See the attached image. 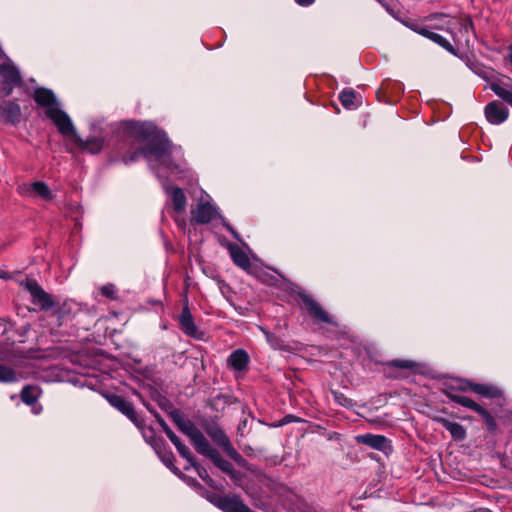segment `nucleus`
<instances>
[{
	"label": "nucleus",
	"mask_w": 512,
	"mask_h": 512,
	"mask_svg": "<svg viewBox=\"0 0 512 512\" xmlns=\"http://www.w3.org/2000/svg\"><path fill=\"white\" fill-rule=\"evenodd\" d=\"M122 125L124 130L131 136L147 142L146 147L135 152L129 159H124V161H135L139 155L145 157L149 167L162 182L168 201L175 213V221L184 229L186 227L184 214L187 207L185 193L179 187L169 186L166 180H164L169 176L175 179L185 177V164L174 162L175 158L181 154L180 148L172 145L166 133L159 130L152 122L126 121Z\"/></svg>",
	"instance_id": "nucleus-1"
},
{
	"label": "nucleus",
	"mask_w": 512,
	"mask_h": 512,
	"mask_svg": "<svg viewBox=\"0 0 512 512\" xmlns=\"http://www.w3.org/2000/svg\"><path fill=\"white\" fill-rule=\"evenodd\" d=\"M34 100L40 106L48 119L57 127L58 132L81 150L91 154H98L104 145V138L90 137L83 140L77 133L69 115L62 109L53 91L46 88H37L34 91Z\"/></svg>",
	"instance_id": "nucleus-2"
},
{
	"label": "nucleus",
	"mask_w": 512,
	"mask_h": 512,
	"mask_svg": "<svg viewBox=\"0 0 512 512\" xmlns=\"http://www.w3.org/2000/svg\"><path fill=\"white\" fill-rule=\"evenodd\" d=\"M22 83L20 73L10 59L0 64V96H8Z\"/></svg>",
	"instance_id": "nucleus-3"
},
{
	"label": "nucleus",
	"mask_w": 512,
	"mask_h": 512,
	"mask_svg": "<svg viewBox=\"0 0 512 512\" xmlns=\"http://www.w3.org/2000/svg\"><path fill=\"white\" fill-rule=\"evenodd\" d=\"M191 215L193 222L206 224L215 219L219 215V212L212 203L211 197L202 191L196 206L191 210Z\"/></svg>",
	"instance_id": "nucleus-4"
},
{
	"label": "nucleus",
	"mask_w": 512,
	"mask_h": 512,
	"mask_svg": "<svg viewBox=\"0 0 512 512\" xmlns=\"http://www.w3.org/2000/svg\"><path fill=\"white\" fill-rule=\"evenodd\" d=\"M208 500L224 512H252L239 497L213 495Z\"/></svg>",
	"instance_id": "nucleus-5"
},
{
	"label": "nucleus",
	"mask_w": 512,
	"mask_h": 512,
	"mask_svg": "<svg viewBox=\"0 0 512 512\" xmlns=\"http://www.w3.org/2000/svg\"><path fill=\"white\" fill-rule=\"evenodd\" d=\"M21 285L30 292L33 297V302L39 304L42 309L49 310L54 306L50 295L46 293L35 280L26 279Z\"/></svg>",
	"instance_id": "nucleus-6"
},
{
	"label": "nucleus",
	"mask_w": 512,
	"mask_h": 512,
	"mask_svg": "<svg viewBox=\"0 0 512 512\" xmlns=\"http://www.w3.org/2000/svg\"><path fill=\"white\" fill-rule=\"evenodd\" d=\"M21 285L30 292L33 297V302L39 304L42 309L49 310L54 306L50 295L46 293L35 280L26 279Z\"/></svg>",
	"instance_id": "nucleus-7"
},
{
	"label": "nucleus",
	"mask_w": 512,
	"mask_h": 512,
	"mask_svg": "<svg viewBox=\"0 0 512 512\" xmlns=\"http://www.w3.org/2000/svg\"><path fill=\"white\" fill-rule=\"evenodd\" d=\"M22 192L28 197L40 198L44 201H52L55 197L49 186L43 181L23 185Z\"/></svg>",
	"instance_id": "nucleus-8"
},
{
	"label": "nucleus",
	"mask_w": 512,
	"mask_h": 512,
	"mask_svg": "<svg viewBox=\"0 0 512 512\" xmlns=\"http://www.w3.org/2000/svg\"><path fill=\"white\" fill-rule=\"evenodd\" d=\"M508 116L509 110L499 101H492L485 107V117L490 124H502Z\"/></svg>",
	"instance_id": "nucleus-9"
},
{
	"label": "nucleus",
	"mask_w": 512,
	"mask_h": 512,
	"mask_svg": "<svg viewBox=\"0 0 512 512\" xmlns=\"http://www.w3.org/2000/svg\"><path fill=\"white\" fill-rule=\"evenodd\" d=\"M302 302L309 312V314L317 321L324 322L329 324H334L333 319L328 315V313L322 309V307L309 295L301 294L300 295Z\"/></svg>",
	"instance_id": "nucleus-10"
},
{
	"label": "nucleus",
	"mask_w": 512,
	"mask_h": 512,
	"mask_svg": "<svg viewBox=\"0 0 512 512\" xmlns=\"http://www.w3.org/2000/svg\"><path fill=\"white\" fill-rule=\"evenodd\" d=\"M20 106L12 101L0 102V121L6 124H16L20 121Z\"/></svg>",
	"instance_id": "nucleus-11"
},
{
	"label": "nucleus",
	"mask_w": 512,
	"mask_h": 512,
	"mask_svg": "<svg viewBox=\"0 0 512 512\" xmlns=\"http://www.w3.org/2000/svg\"><path fill=\"white\" fill-rule=\"evenodd\" d=\"M108 402L118 411L127 416L131 421H136V413L131 405L125 398L120 395L112 394L106 396Z\"/></svg>",
	"instance_id": "nucleus-12"
},
{
	"label": "nucleus",
	"mask_w": 512,
	"mask_h": 512,
	"mask_svg": "<svg viewBox=\"0 0 512 512\" xmlns=\"http://www.w3.org/2000/svg\"><path fill=\"white\" fill-rule=\"evenodd\" d=\"M451 399L454 402L466 408L472 409L478 414H480L487 421L488 424H491L493 422V418L491 417L490 413L486 409L478 405L476 402H474L471 398L455 394L451 396Z\"/></svg>",
	"instance_id": "nucleus-13"
},
{
	"label": "nucleus",
	"mask_w": 512,
	"mask_h": 512,
	"mask_svg": "<svg viewBox=\"0 0 512 512\" xmlns=\"http://www.w3.org/2000/svg\"><path fill=\"white\" fill-rule=\"evenodd\" d=\"M358 443L365 444L371 448L384 451L390 448L389 441L386 437L374 434H363L356 437Z\"/></svg>",
	"instance_id": "nucleus-14"
},
{
	"label": "nucleus",
	"mask_w": 512,
	"mask_h": 512,
	"mask_svg": "<svg viewBox=\"0 0 512 512\" xmlns=\"http://www.w3.org/2000/svg\"><path fill=\"white\" fill-rule=\"evenodd\" d=\"M228 366L234 370L242 371L249 363V355L243 349H237L231 353L227 360Z\"/></svg>",
	"instance_id": "nucleus-15"
},
{
	"label": "nucleus",
	"mask_w": 512,
	"mask_h": 512,
	"mask_svg": "<svg viewBox=\"0 0 512 512\" xmlns=\"http://www.w3.org/2000/svg\"><path fill=\"white\" fill-rule=\"evenodd\" d=\"M179 323L181 326V330L188 336L195 337L197 334V328L194 324V320L192 314L187 305L184 306L180 316Z\"/></svg>",
	"instance_id": "nucleus-16"
},
{
	"label": "nucleus",
	"mask_w": 512,
	"mask_h": 512,
	"mask_svg": "<svg viewBox=\"0 0 512 512\" xmlns=\"http://www.w3.org/2000/svg\"><path fill=\"white\" fill-rule=\"evenodd\" d=\"M227 248L234 263L238 267L242 268L243 270H248L250 268L251 264L249 257L240 247L235 244H229Z\"/></svg>",
	"instance_id": "nucleus-17"
},
{
	"label": "nucleus",
	"mask_w": 512,
	"mask_h": 512,
	"mask_svg": "<svg viewBox=\"0 0 512 512\" xmlns=\"http://www.w3.org/2000/svg\"><path fill=\"white\" fill-rule=\"evenodd\" d=\"M163 429L170 439V441L174 444L179 454L185 458L189 464H193V457L190 453L189 449L180 441V439L176 436V434L166 425H163Z\"/></svg>",
	"instance_id": "nucleus-18"
},
{
	"label": "nucleus",
	"mask_w": 512,
	"mask_h": 512,
	"mask_svg": "<svg viewBox=\"0 0 512 512\" xmlns=\"http://www.w3.org/2000/svg\"><path fill=\"white\" fill-rule=\"evenodd\" d=\"M192 444L198 453L209 457L216 449L212 448L205 438V436L199 431L191 439Z\"/></svg>",
	"instance_id": "nucleus-19"
},
{
	"label": "nucleus",
	"mask_w": 512,
	"mask_h": 512,
	"mask_svg": "<svg viewBox=\"0 0 512 512\" xmlns=\"http://www.w3.org/2000/svg\"><path fill=\"white\" fill-rule=\"evenodd\" d=\"M491 90L503 101L512 107V84H501L493 82L490 85Z\"/></svg>",
	"instance_id": "nucleus-20"
},
{
	"label": "nucleus",
	"mask_w": 512,
	"mask_h": 512,
	"mask_svg": "<svg viewBox=\"0 0 512 512\" xmlns=\"http://www.w3.org/2000/svg\"><path fill=\"white\" fill-rule=\"evenodd\" d=\"M418 33L437 43L439 46L443 47L447 51L454 53V48L450 44V42L443 36L439 35L438 33H435L426 28L420 29Z\"/></svg>",
	"instance_id": "nucleus-21"
},
{
	"label": "nucleus",
	"mask_w": 512,
	"mask_h": 512,
	"mask_svg": "<svg viewBox=\"0 0 512 512\" xmlns=\"http://www.w3.org/2000/svg\"><path fill=\"white\" fill-rule=\"evenodd\" d=\"M339 99L341 104L349 110L356 109L360 104V97L357 96V94L353 90H343L340 95Z\"/></svg>",
	"instance_id": "nucleus-22"
},
{
	"label": "nucleus",
	"mask_w": 512,
	"mask_h": 512,
	"mask_svg": "<svg viewBox=\"0 0 512 512\" xmlns=\"http://www.w3.org/2000/svg\"><path fill=\"white\" fill-rule=\"evenodd\" d=\"M468 386L475 393L488 398L498 397L501 394L500 390L492 385L468 383Z\"/></svg>",
	"instance_id": "nucleus-23"
},
{
	"label": "nucleus",
	"mask_w": 512,
	"mask_h": 512,
	"mask_svg": "<svg viewBox=\"0 0 512 512\" xmlns=\"http://www.w3.org/2000/svg\"><path fill=\"white\" fill-rule=\"evenodd\" d=\"M40 396V391L37 387L27 386L21 391V399L27 405H34Z\"/></svg>",
	"instance_id": "nucleus-24"
},
{
	"label": "nucleus",
	"mask_w": 512,
	"mask_h": 512,
	"mask_svg": "<svg viewBox=\"0 0 512 512\" xmlns=\"http://www.w3.org/2000/svg\"><path fill=\"white\" fill-rule=\"evenodd\" d=\"M209 433H210L211 437L213 438V440L218 445H220L227 451L231 449L230 440L228 439V437L224 434V432L222 430L215 428V429H211Z\"/></svg>",
	"instance_id": "nucleus-25"
},
{
	"label": "nucleus",
	"mask_w": 512,
	"mask_h": 512,
	"mask_svg": "<svg viewBox=\"0 0 512 512\" xmlns=\"http://www.w3.org/2000/svg\"><path fill=\"white\" fill-rule=\"evenodd\" d=\"M209 458L213 461V463L218 467L220 468L222 471L224 472H227V473H231L233 471V466L232 464L221 457L220 453L215 450L210 456Z\"/></svg>",
	"instance_id": "nucleus-26"
},
{
	"label": "nucleus",
	"mask_w": 512,
	"mask_h": 512,
	"mask_svg": "<svg viewBox=\"0 0 512 512\" xmlns=\"http://www.w3.org/2000/svg\"><path fill=\"white\" fill-rule=\"evenodd\" d=\"M177 424L181 431L186 434L190 440L200 431L192 422L185 419H178Z\"/></svg>",
	"instance_id": "nucleus-27"
},
{
	"label": "nucleus",
	"mask_w": 512,
	"mask_h": 512,
	"mask_svg": "<svg viewBox=\"0 0 512 512\" xmlns=\"http://www.w3.org/2000/svg\"><path fill=\"white\" fill-rule=\"evenodd\" d=\"M442 22L443 24L442 25H438V24H435L434 25V28L436 29H441V30H447L451 35H454V27L460 25V22L458 21V19L456 18H451V17H448V16H443L442 17Z\"/></svg>",
	"instance_id": "nucleus-28"
},
{
	"label": "nucleus",
	"mask_w": 512,
	"mask_h": 512,
	"mask_svg": "<svg viewBox=\"0 0 512 512\" xmlns=\"http://www.w3.org/2000/svg\"><path fill=\"white\" fill-rule=\"evenodd\" d=\"M448 431L455 440H463L466 436V431L464 427L457 422H453L450 425Z\"/></svg>",
	"instance_id": "nucleus-29"
},
{
	"label": "nucleus",
	"mask_w": 512,
	"mask_h": 512,
	"mask_svg": "<svg viewBox=\"0 0 512 512\" xmlns=\"http://www.w3.org/2000/svg\"><path fill=\"white\" fill-rule=\"evenodd\" d=\"M16 379V373L13 369L0 364V382H14Z\"/></svg>",
	"instance_id": "nucleus-30"
},
{
	"label": "nucleus",
	"mask_w": 512,
	"mask_h": 512,
	"mask_svg": "<svg viewBox=\"0 0 512 512\" xmlns=\"http://www.w3.org/2000/svg\"><path fill=\"white\" fill-rule=\"evenodd\" d=\"M332 396L334 401L346 408H352L354 406V403L351 399L347 398L342 392L339 391H332Z\"/></svg>",
	"instance_id": "nucleus-31"
},
{
	"label": "nucleus",
	"mask_w": 512,
	"mask_h": 512,
	"mask_svg": "<svg viewBox=\"0 0 512 512\" xmlns=\"http://www.w3.org/2000/svg\"><path fill=\"white\" fill-rule=\"evenodd\" d=\"M261 331L264 333L267 342L270 344V346L274 349H281L282 343L281 340L274 334L270 333L264 328H260Z\"/></svg>",
	"instance_id": "nucleus-32"
},
{
	"label": "nucleus",
	"mask_w": 512,
	"mask_h": 512,
	"mask_svg": "<svg viewBox=\"0 0 512 512\" xmlns=\"http://www.w3.org/2000/svg\"><path fill=\"white\" fill-rule=\"evenodd\" d=\"M389 366L401 368V369H413L416 367V363L411 360H393L390 361Z\"/></svg>",
	"instance_id": "nucleus-33"
},
{
	"label": "nucleus",
	"mask_w": 512,
	"mask_h": 512,
	"mask_svg": "<svg viewBox=\"0 0 512 512\" xmlns=\"http://www.w3.org/2000/svg\"><path fill=\"white\" fill-rule=\"evenodd\" d=\"M190 465L195 468L198 476L201 479H203L204 481H206L207 483H209L212 486V480L210 479L208 472L206 471L205 468L198 466L194 461H193V464H190Z\"/></svg>",
	"instance_id": "nucleus-34"
},
{
	"label": "nucleus",
	"mask_w": 512,
	"mask_h": 512,
	"mask_svg": "<svg viewBox=\"0 0 512 512\" xmlns=\"http://www.w3.org/2000/svg\"><path fill=\"white\" fill-rule=\"evenodd\" d=\"M100 291H101V294L107 298H113L116 293V289L113 284H106V285L102 286L100 288Z\"/></svg>",
	"instance_id": "nucleus-35"
},
{
	"label": "nucleus",
	"mask_w": 512,
	"mask_h": 512,
	"mask_svg": "<svg viewBox=\"0 0 512 512\" xmlns=\"http://www.w3.org/2000/svg\"><path fill=\"white\" fill-rule=\"evenodd\" d=\"M162 461L164 462V464L169 467L171 470H173L174 473H177V468H175L173 466V463H172V456L171 455H167V456H163L162 457Z\"/></svg>",
	"instance_id": "nucleus-36"
},
{
	"label": "nucleus",
	"mask_w": 512,
	"mask_h": 512,
	"mask_svg": "<svg viewBox=\"0 0 512 512\" xmlns=\"http://www.w3.org/2000/svg\"><path fill=\"white\" fill-rule=\"evenodd\" d=\"M436 421L440 423L446 430H448L450 425L453 423L452 421L442 417L436 418Z\"/></svg>",
	"instance_id": "nucleus-37"
},
{
	"label": "nucleus",
	"mask_w": 512,
	"mask_h": 512,
	"mask_svg": "<svg viewBox=\"0 0 512 512\" xmlns=\"http://www.w3.org/2000/svg\"><path fill=\"white\" fill-rule=\"evenodd\" d=\"M296 3L300 6H310L314 3L315 0H295Z\"/></svg>",
	"instance_id": "nucleus-38"
},
{
	"label": "nucleus",
	"mask_w": 512,
	"mask_h": 512,
	"mask_svg": "<svg viewBox=\"0 0 512 512\" xmlns=\"http://www.w3.org/2000/svg\"><path fill=\"white\" fill-rule=\"evenodd\" d=\"M224 226L227 228L228 231L231 232V234L237 239L239 240V235L238 233L228 224V223H224Z\"/></svg>",
	"instance_id": "nucleus-39"
},
{
	"label": "nucleus",
	"mask_w": 512,
	"mask_h": 512,
	"mask_svg": "<svg viewBox=\"0 0 512 512\" xmlns=\"http://www.w3.org/2000/svg\"><path fill=\"white\" fill-rule=\"evenodd\" d=\"M41 411H42V407H41V406H39V405H34V406L32 407V412H33L34 414H36V415H37V414H39Z\"/></svg>",
	"instance_id": "nucleus-40"
},
{
	"label": "nucleus",
	"mask_w": 512,
	"mask_h": 512,
	"mask_svg": "<svg viewBox=\"0 0 512 512\" xmlns=\"http://www.w3.org/2000/svg\"><path fill=\"white\" fill-rule=\"evenodd\" d=\"M508 59H509L510 63L512 64V47L509 48Z\"/></svg>",
	"instance_id": "nucleus-41"
}]
</instances>
